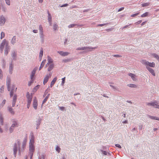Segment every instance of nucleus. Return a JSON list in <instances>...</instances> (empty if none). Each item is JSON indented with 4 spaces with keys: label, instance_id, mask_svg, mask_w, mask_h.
<instances>
[{
    "label": "nucleus",
    "instance_id": "f257e3e1",
    "mask_svg": "<svg viewBox=\"0 0 159 159\" xmlns=\"http://www.w3.org/2000/svg\"><path fill=\"white\" fill-rule=\"evenodd\" d=\"M34 137L33 135H31L29 143V151L30 153L32 155H33V153L34 149Z\"/></svg>",
    "mask_w": 159,
    "mask_h": 159
},
{
    "label": "nucleus",
    "instance_id": "f03ea898",
    "mask_svg": "<svg viewBox=\"0 0 159 159\" xmlns=\"http://www.w3.org/2000/svg\"><path fill=\"white\" fill-rule=\"evenodd\" d=\"M141 62L142 64L146 66L147 69V67H154L155 66V64L153 62H150L149 61L145 60H142Z\"/></svg>",
    "mask_w": 159,
    "mask_h": 159
},
{
    "label": "nucleus",
    "instance_id": "7ed1b4c3",
    "mask_svg": "<svg viewBox=\"0 0 159 159\" xmlns=\"http://www.w3.org/2000/svg\"><path fill=\"white\" fill-rule=\"evenodd\" d=\"M38 101L36 98H34L33 103V106L35 110H36L37 109L38 107Z\"/></svg>",
    "mask_w": 159,
    "mask_h": 159
},
{
    "label": "nucleus",
    "instance_id": "20e7f679",
    "mask_svg": "<svg viewBox=\"0 0 159 159\" xmlns=\"http://www.w3.org/2000/svg\"><path fill=\"white\" fill-rule=\"evenodd\" d=\"M26 97L28 99L27 103L31 104L33 97L32 95H30L29 93L28 92L27 93Z\"/></svg>",
    "mask_w": 159,
    "mask_h": 159
},
{
    "label": "nucleus",
    "instance_id": "39448f33",
    "mask_svg": "<svg viewBox=\"0 0 159 159\" xmlns=\"http://www.w3.org/2000/svg\"><path fill=\"white\" fill-rule=\"evenodd\" d=\"M7 43H6V39H4L2 41V43H1V45H0V49L1 50V51H2V52L3 51V48L5 46V45H6Z\"/></svg>",
    "mask_w": 159,
    "mask_h": 159
},
{
    "label": "nucleus",
    "instance_id": "423d86ee",
    "mask_svg": "<svg viewBox=\"0 0 159 159\" xmlns=\"http://www.w3.org/2000/svg\"><path fill=\"white\" fill-rule=\"evenodd\" d=\"M52 75L50 73L49 75H47L45 77L43 81V84H45L48 81L49 78H51Z\"/></svg>",
    "mask_w": 159,
    "mask_h": 159
},
{
    "label": "nucleus",
    "instance_id": "0eeeda50",
    "mask_svg": "<svg viewBox=\"0 0 159 159\" xmlns=\"http://www.w3.org/2000/svg\"><path fill=\"white\" fill-rule=\"evenodd\" d=\"M148 105H151L153 106L155 108H159V105H158L157 103L156 102H153L150 103H148L147 104Z\"/></svg>",
    "mask_w": 159,
    "mask_h": 159
},
{
    "label": "nucleus",
    "instance_id": "6e6552de",
    "mask_svg": "<svg viewBox=\"0 0 159 159\" xmlns=\"http://www.w3.org/2000/svg\"><path fill=\"white\" fill-rule=\"evenodd\" d=\"M128 75L131 77V78L133 81H135L136 80V76L135 74L132 73H129Z\"/></svg>",
    "mask_w": 159,
    "mask_h": 159
},
{
    "label": "nucleus",
    "instance_id": "1a4fd4ad",
    "mask_svg": "<svg viewBox=\"0 0 159 159\" xmlns=\"http://www.w3.org/2000/svg\"><path fill=\"white\" fill-rule=\"evenodd\" d=\"M17 100V96L16 94L14 95L13 97V101L12 102V106L14 107L16 104Z\"/></svg>",
    "mask_w": 159,
    "mask_h": 159
},
{
    "label": "nucleus",
    "instance_id": "9d476101",
    "mask_svg": "<svg viewBox=\"0 0 159 159\" xmlns=\"http://www.w3.org/2000/svg\"><path fill=\"white\" fill-rule=\"evenodd\" d=\"M9 46L8 43H7L6 45L5 49L4 52L5 55H7L9 51Z\"/></svg>",
    "mask_w": 159,
    "mask_h": 159
},
{
    "label": "nucleus",
    "instance_id": "9b49d317",
    "mask_svg": "<svg viewBox=\"0 0 159 159\" xmlns=\"http://www.w3.org/2000/svg\"><path fill=\"white\" fill-rule=\"evenodd\" d=\"M58 53L62 56H65L68 55L69 53L67 52H64L63 51H58Z\"/></svg>",
    "mask_w": 159,
    "mask_h": 159
},
{
    "label": "nucleus",
    "instance_id": "f8f14e48",
    "mask_svg": "<svg viewBox=\"0 0 159 159\" xmlns=\"http://www.w3.org/2000/svg\"><path fill=\"white\" fill-rule=\"evenodd\" d=\"M39 30L41 34V38H42V39H43L44 37V35L43 34V29L41 25H40L39 26Z\"/></svg>",
    "mask_w": 159,
    "mask_h": 159
},
{
    "label": "nucleus",
    "instance_id": "ddd939ff",
    "mask_svg": "<svg viewBox=\"0 0 159 159\" xmlns=\"http://www.w3.org/2000/svg\"><path fill=\"white\" fill-rule=\"evenodd\" d=\"M48 62L45 66L46 67H47L48 65L49 64L52 63L53 62V60L50 57L48 56Z\"/></svg>",
    "mask_w": 159,
    "mask_h": 159
},
{
    "label": "nucleus",
    "instance_id": "4468645a",
    "mask_svg": "<svg viewBox=\"0 0 159 159\" xmlns=\"http://www.w3.org/2000/svg\"><path fill=\"white\" fill-rule=\"evenodd\" d=\"M147 69L149 71L150 73L153 76H155V74L154 72V71L150 67H147Z\"/></svg>",
    "mask_w": 159,
    "mask_h": 159
},
{
    "label": "nucleus",
    "instance_id": "2eb2a0df",
    "mask_svg": "<svg viewBox=\"0 0 159 159\" xmlns=\"http://www.w3.org/2000/svg\"><path fill=\"white\" fill-rule=\"evenodd\" d=\"M48 21L49 22L50 25H52V23L51 22L52 17H51V15L50 14L49 11H48Z\"/></svg>",
    "mask_w": 159,
    "mask_h": 159
},
{
    "label": "nucleus",
    "instance_id": "dca6fc26",
    "mask_svg": "<svg viewBox=\"0 0 159 159\" xmlns=\"http://www.w3.org/2000/svg\"><path fill=\"white\" fill-rule=\"evenodd\" d=\"M5 18L4 17L1 16L0 17V24L1 25H3L5 22Z\"/></svg>",
    "mask_w": 159,
    "mask_h": 159
},
{
    "label": "nucleus",
    "instance_id": "f3484780",
    "mask_svg": "<svg viewBox=\"0 0 159 159\" xmlns=\"http://www.w3.org/2000/svg\"><path fill=\"white\" fill-rule=\"evenodd\" d=\"M7 89L8 91H10V79H7Z\"/></svg>",
    "mask_w": 159,
    "mask_h": 159
},
{
    "label": "nucleus",
    "instance_id": "a211bd4d",
    "mask_svg": "<svg viewBox=\"0 0 159 159\" xmlns=\"http://www.w3.org/2000/svg\"><path fill=\"white\" fill-rule=\"evenodd\" d=\"M57 79V77H55L53 78V79L52 80V81L51 83L50 86L51 87H52L54 85Z\"/></svg>",
    "mask_w": 159,
    "mask_h": 159
},
{
    "label": "nucleus",
    "instance_id": "6ab92c4d",
    "mask_svg": "<svg viewBox=\"0 0 159 159\" xmlns=\"http://www.w3.org/2000/svg\"><path fill=\"white\" fill-rule=\"evenodd\" d=\"M49 95L50 94H48L47 96L45 98L43 101L42 106L47 101V100H48V98L49 97Z\"/></svg>",
    "mask_w": 159,
    "mask_h": 159
},
{
    "label": "nucleus",
    "instance_id": "aec40b11",
    "mask_svg": "<svg viewBox=\"0 0 159 159\" xmlns=\"http://www.w3.org/2000/svg\"><path fill=\"white\" fill-rule=\"evenodd\" d=\"M12 125V127H13L14 128L15 127H18V125L17 121L14 120L13 121Z\"/></svg>",
    "mask_w": 159,
    "mask_h": 159
},
{
    "label": "nucleus",
    "instance_id": "412c9836",
    "mask_svg": "<svg viewBox=\"0 0 159 159\" xmlns=\"http://www.w3.org/2000/svg\"><path fill=\"white\" fill-rule=\"evenodd\" d=\"M90 48L89 47H83L82 48H79L77 49V50H83L86 49H90Z\"/></svg>",
    "mask_w": 159,
    "mask_h": 159
},
{
    "label": "nucleus",
    "instance_id": "4be33fe9",
    "mask_svg": "<svg viewBox=\"0 0 159 159\" xmlns=\"http://www.w3.org/2000/svg\"><path fill=\"white\" fill-rule=\"evenodd\" d=\"M13 65L12 64H11L10 65V66H9V73L10 74H12V71L13 70Z\"/></svg>",
    "mask_w": 159,
    "mask_h": 159
},
{
    "label": "nucleus",
    "instance_id": "5701e85b",
    "mask_svg": "<svg viewBox=\"0 0 159 159\" xmlns=\"http://www.w3.org/2000/svg\"><path fill=\"white\" fill-rule=\"evenodd\" d=\"M127 86L128 87H130L131 88H137V86L135 84H128L127 85Z\"/></svg>",
    "mask_w": 159,
    "mask_h": 159
},
{
    "label": "nucleus",
    "instance_id": "b1692460",
    "mask_svg": "<svg viewBox=\"0 0 159 159\" xmlns=\"http://www.w3.org/2000/svg\"><path fill=\"white\" fill-rule=\"evenodd\" d=\"M36 72V70L34 69L32 72L31 74V75L30 78L32 80L34 75Z\"/></svg>",
    "mask_w": 159,
    "mask_h": 159
},
{
    "label": "nucleus",
    "instance_id": "393cba45",
    "mask_svg": "<svg viewBox=\"0 0 159 159\" xmlns=\"http://www.w3.org/2000/svg\"><path fill=\"white\" fill-rule=\"evenodd\" d=\"M17 150V148L16 147V144H15L14 146V148H13V151L15 155H16V153Z\"/></svg>",
    "mask_w": 159,
    "mask_h": 159
},
{
    "label": "nucleus",
    "instance_id": "a878e982",
    "mask_svg": "<svg viewBox=\"0 0 159 159\" xmlns=\"http://www.w3.org/2000/svg\"><path fill=\"white\" fill-rule=\"evenodd\" d=\"M54 67V65L53 64H51L48 68V70L50 71L52 70Z\"/></svg>",
    "mask_w": 159,
    "mask_h": 159
},
{
    "label": "nucleus",
    "instance_id": "bb28decb",
    "mask_svg": "<svg viewBox=\"0 0 159 159\" xmlns=\"http://www.w3.org/2000/svg\"><path fill=\"white\" fill-rule=\"evenodd\" d=\"M15 87V86L14 85L12 86V89L11 90H10V91H11V92L10 93V96L11 97L13 95L14 93L13 92V90H14V88Z\"/></svg>",
    "mask_w": 159,
    "mask_h": 159
},
{
    "label": "nucleus",
    "instance_id": "cd10ccee",
    "mask_svg": "<svg viewBox=\"0 0 159 159\" xmlns=\"http://www.w3.org/2000/svg\"><path fill=\"white\" fill-rule=\"evenodd\" d=\"M149 13L148 12H146L143 14L141 15V17H144L147 16H148Z\"/></svg>",
    "mask_w": 159,
    "mask_h": 159
},
{
    "label": "nucleus",
    "instance_id": "c85d7f7f",
    "mask_svg": "<svg viewBox=\"0 0 159 159\" xmlns=\"http://www.w3.org/2000/svg\"><path fill=\"white\" fill-rule=\"evenodd\" d=\"M149 117L152 120H159V118L155 116H149Z\"/></svg>",
    "mask_w": 159,
    "mask_h": 159
},
{
    "label": "nucleus",
    "instance_id": "c756f323",
    "mask_svg": "<svg viewBox=\"0 0 159 159\" xmlns=\"http://www.w3.org/2000/svg\"><path fill=\"white\" fill-rule=\"evenodd\" d=\"M152 55L157 60L159 61V56L158 55L154 53L152 54Z\"/></svg>",
    "mask_w": 159,
    "mask_h": 159
},
{
    "label": "nucleus",
    "instance_id": "7c9ffc66",
    "mask_svg": "<svg viewBox=\"0 0 159 159\" xmlns=\"http://www.w3.org/2000/svg\"><path fill=\"white\" fill-rule=\"evenodd\" d=\"M16 41V37L15 36H14L12 39L11 43L12 44H14L15 43Z\"/></svg>",
    "mask_w": 159,
    "mask_h": 159
},
{
    "label": "nucleus",
    "instance_id": "2f4dec72",
    "mask_svg": "<svg viewBox=\"0 0 159 159\" xmlns=\"http://www.w3.org/2000/svg\"><path fill=\"white\" fill-rule=\"evenodd\" d=\"M43 54V50L42 48H41L40 50V51L39 53V57L42 58Z\"/></svg>",
    "mask_w": 159,
    "mask_h": 159
},
{
    "label": "nucleus",
    "instance_id": "473e14b6",
    "mask_svg": "<svg viewBox=\"0 0 159 159\" xmlns=\"http://www.w3.org/2000/svg\"><path fill=\"white\" fill-rule=\"evenodd\" d=\"M39 85H38L36 86H35L34 87V89H33V91L34 92H35L36 91H37V90H38V89L39 88Z\"/></svg>",
    "mask_w": 159,
    "mask_h": 159
},
{
    "label": "nucleus",
    "instance_id": "72a5a7b5",
    "mask_svg": "<svg viewBox=\"0 0 159 159\" xmlns=\"http://www.w3.org/2000/svg\"><path fill=\"white\" fill-rule=\"evenodd\" d=\"M150 4V3L149 2H146L145 3H144L143 4H142V6L143 7H147L149 6Z\"/></svg>",
    "mask_w": 159,
    "mask_h": 159
},
{
    "label": "nucleus",
    "instance_id": "f704fd0d",
    "mask_svg": "<svg viewBox=\"0 0 159 159\" xmlns=\"http://www.w3.org/2000/svg\"><path fill=\"white\" fill-rule=\"evenodd\" d=\"M8 110L11 114H14V112L13 111L12 109V108L11 107H8Z\"/></svg>",
    "mask_w": 159,
    "mask_h": 159
},
{
    "label": "nucleus",
    "instance_id": "c9c22d12",
    "mask_svg": "<svg viewBox=\"0 0 159 159\" xmlns=\"http://www.w3.org/2000/svg\"><path fill=\"white\" fill-rule=\"evenodd\" d=\"M76 25H77V26H79L77 24H72L69 25L68 27L69 28H72V27H74V26H76Z\"/></svg>",
    "mask_w": 159,
    "mask_h": 159
},
{
    "label": "nucleus",
    "instance_id": "e433bc0d",
    "mask_svg": "<svg viewBox=\"0 0 159 159\" xmlns=\"http://www.w3.org/2000/svg\"><path fill=\"white\" fill-rule=\"evenodd\" d=\"M16 55V53L15 51L13 52L12 54V56L13 59H14Z\"/></svg>",
    "mask_w": 159,
    "mask_h": 159
},
{
    "label": "nucleus",
    "instance_id": "4c0bfd02",
    "mask_svg": "<svg viewBox=\"0 0 159 159\" xmlns=\"http://www.w3.org/2000/svg\"><path fill=\"white\" fill-rule=\"evenodd\" d=\"M5 36V33H4L2 32L1 33V39H2L3 38H4Z\"/></svg>",
    "mask_w": 159,
    "mask_h": 159
},
{
    "label": "nucleus",
    "instance_id": "58836bf2",
    "mask_svg": "<svg viewBox=\"0 0 159 159\" xmlns=\"http://www.w3.org/2000/svg\"><path fill=\"white\" fill-rule=\"evenodd\" d=\"M0 121L1 122L2 125H3V118L1 115H0Z\"/></svg>",
    "mask_w": 159,
    "mask_h": 159
},
{
    "label": "nucleus",
    "instance_id": "ea45409f",
    "mask_svg": "<svg viewBox=\"0 0 159 159\" xmlns=\"http://www.w3.org/2000/svg\"><path fill=\"white\" fill-rule=\"evenodd\" d=\"M5 1L6 4L8 5H10V2L9 0H5Z\"/></svg>",
    "mask_w": 159,
    "mask_h": 159
},
{
    "label": "nucleus",
    "instance_id": "a19ab883",
    "mask_svg": "<svg viewBox=\"0 0 159 159\" xmlns=\"http://www.w3.org/2000/svg\"><path fill=\"white\" fill-rule=\"evenodd\" d=\"M14 129V127H12V125H11V127L10 129V132H12L13 130Z\"/></svg>",
    "mask_w": 159,
    "mask_h": 159
},
{
    "label": "nucleus",
    "instance_id": "79ce46f5",
    "mask_svg": "<svg viewBox=\"0 0 159 159\" xmlns=\"http://www.w3.org/2000/svg\"><path fill=\"white\" fill-rule=\"evenodd\" d=\"M60 148L58 147L57 146L56 148V150L58 152H59L60 151Z\"/></svg>",
    "mask_w": 159,
    "mask_h": 159
},
{
    "label": "nucleus",
    "instance_id": "37998d69",
    "mask_svg": "<svg viewBox=\"0 0 159 159\" xmlns=\"http://www.w3.org/2000/svg\"><path fill=\"white\" fill-rule=\"evenodd\" d=\"M62 81L61 82V84L62 85H64V83H65V77H64V78H63L62 79Z\"/></svg>",
    "mask_w": 159,
    "mask_h": 159
},
{
    "label": "nucleus",
    "instance_id": "c03bdc74",
    "mask_svg": "<svg viewBox=\"0 0 159 159\" xmlns=\"http://www.w3.org/2000/svg\"><path fill=\"white\" fill-rule=\"evenodd\" d=\"M4 86H2L0 88V91L1 93L3 92L4 90Z\"/></svg>",
    "mask_w": 159,
    "mask_h": 159
},
{
    "label": "nucleus",
    "instance_id": "a18cd8bd",
    "mask_svg": "<svg viewBox=\"0 0 159 159\" xmlns=\"http://www.w3.org/2000/svg\"><path fill=\"white\" fill-rule=\"evenodd\" d=\"M57 28V26L56 24H54L53 25V29L54 30H56Z\"/></svg>",
    "mask_w": 159,
    "mask_h": 159
},
{
    "label": "nucleus",
    "instance_id": "49530a36",
    "mask_svg": "<svg viewBox=\"0 0 159 159\" xmlns=\"http://www.w3.org/2000/svg\"><path fill=\"white\" fill-rule=\"evenodd\" d=\"M44 64H43V63H41V65H40V66L39 67V70H40L42 68V67H43V66H44Z\"/></svg>",
    "mask_w": 159,
    "mask_h": 159
},
{
    "label": "nucleus",
    "instance_id": "de8ad7c7",
    "mask_svg": "<svg viewBox=\"0 0 159 159\" xmlns=\"http://www.w3.org/2000/svg\"><path fill=\"white\" fill-rule=\"evenodd\" d=\"M139 13H135V14H132L131 15V17H134L135 16H137L138 15H139Z\"/></svg>",
    "mask_w": 159,
    "mask_h": 159
},
{
    "label": "nucleus",
    "instance_id": "09e8293b",
    "mask_svg": "<svg viewBox=\"0 0 159 159\" xmlns=\"http://www.w3.org/2000/svg\"><path fill=\"white\" fill-rule=\"evenodd\" d=\"M115 146L116 147H118L120 148H121V146L119 144H116L115 145Z\"/></svg>",
    "mask_w": 159,
    "mask_h": 159
},
{
    "label": "nucleus",
    "instance_id": "8fccbe9b",
    "mask_svg": "<svg viewBox=\"0 0 159 159\" xmlns=\"http://www.w3.org/2000/svg\"><path fill=\"white\" fill-rule=\"evenodd\" d=\"M6 102V100H4L2 102L1 105L2 106H3L5 103Z\"/></svg>",
    "mask_w": 159,
    "mask_h": 159
},
{
    "label": "nucleus",
    "instance_id": "3c124183",
    "mask_svg": "<svg viewBox=\"0 0 159 159\" xmlns=\"http://www.w3.org/2000/svg\"><path fill=\"white\" fill-rule=\"evenodd\" d=\"M107 24H99L98 25V26H103L105 25H107Z\"/></svg>",
    "mask_w": 159,
    "mask_h": 159
},
{
    "label": "nucleus",
    "instance_id": "603ef678",
    "mask_svg": "<svg viewBox=\"0 0 159 159\" xmlns=\"http://www.w3.org/2000/svg\"><path fill=\"white\" fill-rule=\"evenodd\" d=\"M68 6V4L66 3V4H64V5H63L61 7H66Z\"/></svg>",
    "mask_w": 159,
    "mask_h": 159
},
{
    "label": "nucleus",
    "instance_id": "864d4df0",
    "mask_svg": "<svg viewBox=\"0 0 159 159\" xmlns=\"http://www.w3.org/2000/svg\"><path fill=\"white\" fill-rule=\"evenodd\" d=\"M124 7H121L118 10V11H122L124 9Z\"/></svg>",
    "mask_w": 159,
    "mask_h": 159
},
{
    "label": "nucleus",
    "instance_id": "5fc2aeb1",
    "mask_svg": "<svg viewBox=\"0 0 159 159\" xmlns=\"http://www.w3.org/2000/svg\"><path fill=\"white\" fill-rule=\"evenodd\" d=\"M60 109L61 110H63L65 109V107H60Z\"/></svg>",
    "mask_w": 159,
    "mask_h": 159
},
{
    "label": "nucleus",
    "instance_id": "6e6d98bb",
    "mask_svg": "<svg viewBox=\"0 0 159 159\" xmlns=\"http://www.w3.org/2000/svg\"><path fill=\"white\" fill-rule=\"evenodd\" d=\"M142 22V20H139V21H138V22H136L135 23V24H139L140 23Z\"/></svg>",
    "mask_w": 159,
    "mask_h": 159
},
{
    "label": "nucleus",
    "instance_id": "4d7b16f0",
    "mask_svg": "<svg viewBox=\"0 0 159 159\" xmlns=\"http://www.w3.org/2000/svg\"><path fill=\"white\" fill-rule=\"evenodd\" d=\"M33 32L34 33H38V30H33Z\"/></svg>",
    "mask_w": 159,
    "mask_h": 159
},
{
    "label": "nucleus",
    "instance_id": "13d9d810",
    "mask_svg": "<svg viewBox=\"0 0 159 159\" xmlns=\"http://www.w3.org/2000/svg\"><path fill=\"white\" fill-rule=\"evenodd\" d=\"M30 103H27V107L28 108H29V107H30Z\"/></svg>",
    "mask_w": 159,
    "mask_h": 159
},
{
    "label": "nucleus",
    "instance_id": "bf43d9fd",
    "mask_svg": "<svg viewBox=\"0 0 159 159\" xmlns=\"http://www.w3.org/2000/svg\"><path fill=\"white\" fill-rule=\"evenodd\" d=\"M33 82V81H30V82H29V83H28V85L29 86H30V85Z\"/></svg>",
    "mask_w": 159,
    "mask_h": 159
},
{
    "label": "nucleus",
    "instance_id": "052dcab7",
    "mask_svg": "<svg viewBox=\"0 0 159 159\" xmlns=\"http://www.w3.org/2000/svg\"><path fill=\"white\" fill-rule=\"evenodd\" d=\"M146 22V21H144V22H143L141 24V25L142 26H143V25H144V24Z\"/></svg>",
    "mask_w": 159,
    "mask_h": 159
},
{
    "label": "nucleus",
    "instance_id": "680f3d73",
    "mask_svg": "<svg viewBox=\"0 0 159 159\" xmlns=\"http://www.w3.org/2000/svg\"><path fill=\"white\" fill-rule=\"evenodd\" d=\"M114 57H120V56L118 55H114Z\"/></svg>",
    "mask_w": 159,
    "mask_h": 159
},
{
    "label": "nucleus",
    "instance_id": "e2e57ef3",
    "mask_svg": "<svg viewBox=\"0 0 159 159\" xmlns=\"http://www.w3.org/2000/svg\"><path fill=\"white\" fill-rule=\"evenodd\" d=\"M45 62H46V60H44L42 61V63H43V64L44 65Z\"/></svg>",
    "mask_w": 159,
    "mask_h": 159
},
{
    "label": "nucleus",
    "instance_id": "0e129e2a",
    "mask_svg": "<svg viewBox=\"0 0 159 159\" xmlns=\"http://www.w3.org/2000/svg\"><path fill=\"white\" fill-rule=\"evenodd\" d=\"M127 120H125V121H123L122 123H123L126 124L127 123Z\"/></svg>",
    "mask_w": 159,
    "mask_h": 159
},
{
    "label": "nucleus",
    "instance_id": "69168bd1",
    "mask_svg": "<svg viewBox=\"0 0 159 159\" xmlns=\"http://www.w3.org/2000/svg\"><path fill=\"white\" fill-rule=\"evenodd\" d=\"M128 27V25H126L124 27H123V29H124V28H127V27Z\"/></svg>",
    "mask_w": 159,
    "mask_h": 159
},
{
    "label": "nucleus",
    "instance_id": "338daca9",
    "mask_svg": "<svg viewBox=\"0 0 159 159\" xmlns=\"http://www.w3.org/2000/svg\"><path fill=\"white\" fill-rule=\"evenodd\" d=\"M103 154L105 155H106L107 154V153L105 151H104L103 152Z\"/></svg>",
    "mask_w": 159,
    "mask_h": 159
},
{
    "label": "nucleus",
    "instance_id": "774afa93",
    "mask_svg": "<svg viewBox=\"0 0 159 159\" xmlns=\"http://www.w3.org/2000/svg\"><path fill=\"white\" fill-rule=\"evenodd\" d=\"M39 2L40 3H42L43 2V0H39Z\"/></svg>",
    "mask_w": 159,
    "mask_h": 159
}]
</instances>
